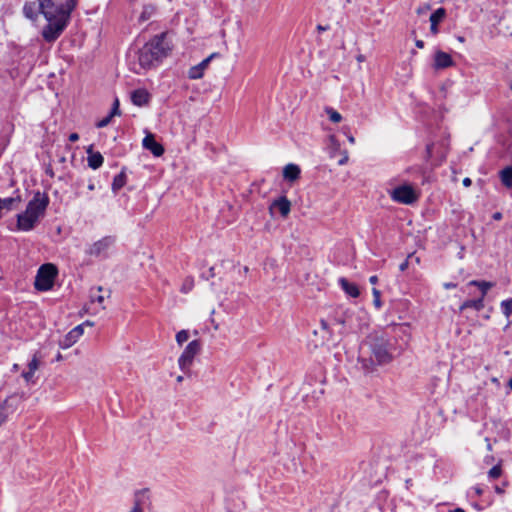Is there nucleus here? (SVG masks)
I'll list each match as a JSON object with an SVG mask.
<instances>
[{
	"label": "nucleus",
	"instance_id": "1",
	"mask_svg": "<svg viewBox=\"0 0 512 512\" xmlns=\"http://www.w3.org/2000/svg\"><path fill=\"white\" fill-rule=\"evenodd\" d=\"M39 10L48 24L43 28L42 36L47 42L55 41L67 26L70 14L76 7V0H67L65 5H57L53 0H37Z\"/></svg>",
	"mask_w": 512,
	"mask_h": 512
},
{
	"label": "nucleus",
	"instance_id": "2",
	"mask_svg": "<svg viewBox=\"0 0 512 512\" xmlns=\"http://www.w3.org/2000/svg\"><path fill=\"white\" fill-rule=\"evenodd\" d=\"M49 205V197L45 193L37 191L27 203L26 209L17 215V229L31 231L44 217Z\"/></svg>",
	"mask_w": 512,
	"mask_h": 512
},
{
	"label": "nucleus",
	"instance_id": "3",
	"mask_svg": "<svg viewBox=\"0 0 512 512\" xmlns=\"http://www.w3.org/2000/svg\"><path fill=\"white\" fill-rule=\"evenodd\" d=\"M172 43L167 33L154 36L139 53V63L144 68L153 66L156 62L167 57L172 51Z\"/></svg>",
	"mask_w": 512,
	"mask_h": 512
},
{
	"label": "nucleus",
	"instance_id": "4",
	"mask_svg": "<svg viewBox=\"0 0 512 512\" xmlns=\"http://www.w3.org/2000/svg\"><path fill=\"white\" fill-rule=\"evenodd\" d=\"M58 270L54 264L47 263L37 271L34 286L38 291H48L53 287Z\"/></svg>",
	"mask_w": 512,
	"mask_h": 512
},
{
	"label": "nucleus",
	"instance_id": "5",
	"mask_svg": "<svg viewBox=\"0 0 512 512\" xmlns=\"http://www.w3.org/2000/svg\"><path fill=\"white\" fill-rule=\"evenodd\" d=\"M389 195L394 202L404 205H411L419 199V193L411 184L397 186Z\"/></svg>",
	"mask_w": 512,
	"mask_h": 512
},
{
	"label": "nucleus",
	"instance_id": "6",
	"mask_svg": "<svg viewBox=\"0 0 512 512\" xmlns=\"http://www.w3.org/2000/svg\"><path fill=\"white\" fill-rule=\"evenodd\" d=\"M200 351L201 342L199 340H193L188 343L178 359V365L181 371L184 373H188L190 371L194 358L200 353Z\"/></svg>",
	"mask_w": 512,
	"mask_h": 512
},
{
	"label": "nucleus",
	"instance_id": "7",
	"mask_svg": "<svg viewBox=\"0 0 512 512\" xmlns=\"http://www.w3.org/2000/svg\"><path fill=\"white\" fill-rule=\"evenodd\" d=\"M114 244V237L105 236L90 244L86 249V254L95 258H107Z\"/></svg>",
	"mask_w": 512,
	"mask_h": 512
},
{
	"label": "nucleus",
	"instance_id": "8",
	"mask_svg": "<svg viewBox=\"0 0 512 512\" xmlns=\"http://www.w3.org/2000/svg\"><path fill=\"white\" fill-rule=\"evenodd\" d=\"M372 353L379 364H386L391 361L392 356L388 350V344L381 339L372 347Z\"/></svg>",
	"mask_w": 512,
	"mask_h": 512
},
{
	"label": "nucleus",
	"instance_id": "9",
	"mask_svg": "<svg viewBox=\"0 0 512 512\" xmlns=\"http://www.w3.org/2000/svg\"><path fill=\"white\" fill-rule=\"evenodd\" d=\"M142 145L145 149L149 150L155 157H160L164 154L163 146L155 140L154 135L151 133H148L144 137Z\"/></svg>",
	"mask_w": 512,
	"mask_h": 512
},
{
	"label": "nucleus",
	"instance_id": "10",
	"mask_svg": "<svg viewBox=\"0 0 512 512\" xmlns=\"http://www.w3.org/2000/svg\"><path fill=\"white\" fill-rule=\"evenodd\" d=\"M41 365V359L38 354H34L30 362L28 363V370L22 372V377L26 381V383H35L34 374L39 369Z\"/></svg>",
	"mask_w": 512,
	"mask_h": 512
},
{
	"label": "nucleus",
	"instance_id": "11",
	"mask_svg": "<svg viewBox=\"0 0 512 512\" xmlns=\"http://www.w3.org/2000/svg\"><path fill=\"white\" fill-rule=\"evenodd\" d=\"M454 65L452 57L443 51H436L434 55V68L445 69Z\"/></svg>",
	"mask_w": 512,
	"mask_h": 512
},
{
	"label": "nucleus",
	"instance_id": "12",
	"mask_svg": "<svg viewBox=\"0 0 512 512\" xmlns=\"http://www.w3.org/2000/svg\"><path fill=\"white\" fill-rule=\"evenodd\" d=\"M214 57V54H211L209 57L201 61L199 64L191 67L188 71V77L190 79H200L203 77L205 69L208 67L210 60Z\"/></svg>",
	"mask_w": 512,
	"mask_h": 512
},
{
	"label": "nucleus",
	"instance_id": "13",
	"mask_svg": "<svg viewBox=\"0 0 512 512\" xmlns=\"http://www.w3.org/2000/svg\"><path fill=\"white\" fill-rule=\"evenodd\" d=\"M273 209H278L281 216L285 218L291 211V202L285 196L279 197L272 202L270 206V212H272Z\"/></svg>",
	"mask_w": 512,
	"mask_h": 512
},
{
	"label": "nucleus",
	"instance_id": "14",
	"mask_svg": "<svg viewBox=\"0 0 512 512\" xmlns=\"http://www.w3.org/2000/svg\"><path fill=\"white\" fill-rule=\"evenodd\" d=\"M130 98L134 105L142 107L148 104L150 100V94L146 89L140 88L132 91Z\"/></svg>",
	"mask_w": 512,
	"mask_h": 512
},
{
	"label": "nucleus",
	"instance_id": "15",
	"mask_svg": "<svg viewBox=\"0 0 512 512\" xmlns=\"http://www.w3.org/2000/svg\"><path fill=\"white\" fill-rule=\"evenodd\" d=\"M446 10L444 8H438L430 16V32L433 35L438 34V24L445 18Z\"/></svg>",
	"mask_w": 512,
	"mask_h": 512
},
{
	"label": "nucleus",
	"instance_id": "16",
	"mask_svg": "<svg viewBox=\"0 0 512 512\" xmlns=\"http://www.w3.org/2000/svg\"><path fill=\"white\" fill-rule=\"evenodd\" d=\"M300 172L301 170L298 165L290 163L284 167L283 177L285 180L293 182L299 178Z\"/></svg>",
	"mask_w": 512,
	"mask_h": 512
},
{
	"label": "nucleus",
	"instance_id": "17",
	"mask_svg": "<svg viewBox=\"0 0 512 512\" xmlns=\"http://www.w3.org/2000/svg\"><path fill=\"white\" fill-rule=\"evenodd\" d=\"M339 284L341 288L345 291V293L353 298L359 296L360 291L356 284L349 282L346 278H340Z\"/></svg>",
	"mask_w": 512,
	"mask_h": 512
},
{
	"label": "nucleus",
	"instance_id": "18",
	"mask_svg": "<svg viewBox=\"0 0 512 512\" xmlns=\"http://www.w3.org/2000/svg\"><path fill=\"white\" fill-rule=\"evenodd\" d=\"M468 308H472V309H475L476 311H480L484 308V300L482 298L466 300L461 304V306L459 307V310L463 311Z\"/></svg>",
	"mask_w": 512,
	"mask_h": 512
},
{
	"label": "nucleus",
	"instance_id": "19",
	"mask_svg": "<svg viewBox=\"0 0 512 512\" xmlns=\"http://www.w3.org/2000/svg\"><path fill=\"white\" fill-rule=\"evenodd\" d=\"M468 286L478 287L481 292V295L479 298H482L484 300L488 290L491 289L494 286V284L492 282H488V281L472 280L468 283Z\"/></svg>",
	"mask_w": 512,
	"mask_h": 512
},
{
	"label": "nucleus",
	"instance_id": "20",
	"mask_svg": "<svg viewBox=\"0 0 512 512\" xmlns=\"http://www.w3.org/2000/svg\"><path fill=\"white\" fill-rule=\"evenodd\" d=\"M18 202H20L19 197L0 198V213H2L3 210L11 211Z\"/></svg>",
	"mask_w": 512,
	"mask_h": 512
},
{
	"label": "nucleus",
	"instance_id": "21",
	"mask_svg": "<svg viewBox=\"0 0 512 512\" xmlns=\"http://www.w3.org/2000/svg\"><path fill=\"white\" fill-rule=\"evenodd\" d=\"M103 156L97 152V153H91L88 156V165L92 169H98L103 164Z\"/></svg>",
	"mask_w": 512,
	"mask_h": 512
},
{
	"label": "nucleus",
	"instance_id": "22",
	"mask_svg": "<svg viewBox=\"0 0 512 512\" xmlns=\"http://www.w3.org/2000/svg\"><path fill=\"white\" fill-rule=\"evenodd\" d=\"M500 178L504 186L507 188L512 187V166L503 169L500 172Z\"/></svg>",
	"mask_w": 512,
	"mask_h": 512
},
{
	"label": "nucleus",
	"instance_id": "23",
	"mask_svg": "<svg viewBox=\"0 0 512 512\" xmlns=\"http://www.w3.org/2000/svg\"><path fill=\"white\" fill-rule=\"evenodd\" d=\"M79 340V337L76 336L72 331L68 332L65 338L60 342V346L63 349H67L75 344Z\"/></svg>",
	"mask_w": 512,
	"mask_h": 512
},
{
	"label": "nucleus",
	"instance_id": "24",
	"mask_svg": "<svg viewBox=\"0 0 512 512\" xmlns=\"http://www.w3.org/2000/svg\"><path fill=\"white\" fill-rule=\"evenodd\" d=\"M126 183V175L122 172L116 175L112 182V190L117 192L120 190Z\"/></svg>",
	"mask_w": 512,
	"mask_h": 512
},
{
	"label": "nucleus",
	"instance_id": "25",
	"mask_svg": "<svg viewBox=\"0 0 512 512\" xmlns=\"http://www.w3.org/2000/svg\"><path fill=\"white\" fill-rule=\"evenodd\" d=\"M324 111L331 122L340 123L342 121V115L332 107H325Z\"/></svg>",
	"mask_w": 512,
	"mask_h": 512
},
{
	"label": "nucleus",
	"instance_id": "26",
	"mask_svg": "<svg viewBox=\"0 0 512 512\" xmlns=\"http://www.w3.org/2000/svg\"><path fill=\"white\" fill-rule=\"evenodd\" d=\"M144 498H145L144 493L136 494L135 503L130 512H143Z\"/></svg>",
	"mask_w": 512,
	"mask_h": 512
},
{
	"label": "nucleus",
	"instance_id": "27",
	"mask_svg": "<svg viewBox=\"0 0 512 512\" xmlns=\"http://www.w3.org/2000/svg\"><path fill=\"white\" fill-rule=\"evenodd\" d=\"M500 307L504 316L509 319L512 315V298L503 300L500 303Z\"/></svg>",
	"mask_w": 512,
	"mask_h": 512
},
{
	"label": "nucleus",
	"instance_id": "28",
	"mask_svg": "<svg viewBox=\"0 0 512 512\" xmlns=\"http://www.w3.org/2000/svg\"><path fill=\"white\" fill-rule=\"evenodd\" d=\"M156 12V8L153 5H147L143 8V11L140 15L141 21H146L150 19Z\"/></svg>",
	"mask_w": 512,
	"mask_h": 512
},
{
	"label": "nucleus",
	"instance_id": "29",
	"mask_svg": "<svg viewBox=\"0 0 512 512\" xmlns=\"http://www.w3.org/2000/svg\"><path fill=\"white\" fill-rule=\"evenodd\" d=\"M23 13L28 19H35L37 16V13L34 9V3H26L23 7Z\"/></svg>",
	"mask_w": 512,
	"mask_h": 512
},
{
	"label": "nucleus",
	"instance_id": "30",
	"mask_svg": "<svg viewBox=\"0 0 512 512\" xmlns=\"http://www.w3.org/2000/svg\"><path fill=\"white\" fill-rule=\"evenodd\" d=\"M194 287V279L192 277H187L184 279L182 285H181V292L186 294L189 293Z\"/></svg>",
	"mask_w": 512,
	"mask_h": 512
},
{
	"label": "nucleus",
	"instance_id": "31",
	"mask_svg": "<svg viewBox=\"0 0 512 512\" xmlns=\"http://www.w3.org/2000/svg\"><path fill=\"white\" fill-rule=\"evenodd\" d=\"M189 339V332L187 330H181L176 334V342L182 345Z\"/></svg>",
	"mask_w": 512,
	"mask_h": 512
},
{
	"label": "nucleus",
	"instance_id": "32",
	"mask_svg": "<svg viewBox=\"0 0 512 512\" xmlns=\"http://www.w3.org/2000/svg\"><path fill=\"white\" fill-rule=\"evenodd\" d=\"M501 474H502V469L499 464L492 467L488 472V476L492 479H496V478L500 477Z\"/></svg>",
	"mask_w": 512,
	"mask_h": 512
},
{
	"label": "nucleus",
	"instance_id": "33",
	"mask_svg": "<svg viewBox=\"0 0 512 512\" xmlns=\"http://www.w3.org/2000/svg\"><path fill=\"white\" fill-rule=\"evenodd\" d=\"M372 294H373V303L375 305L376 308H381L382 306V303H381V300H380V296H381V293L378 289L376 288H373L372 289Z\"/></svg>",
	"mask_w": 512,
	"mask_h": 512
},
{
	"label": "nucleus",
	"instance_id": "34",
	"mask_svg": "<svg viewBox=\"0 0 512 512\" xmlns=\"http://www.w3.org/2000/svg\"><path fill=\"white\" fill-rule=\"evenodd\" d=\"M112 118H113V117H112V115H108V116L104 117L103 119H101V120L96 124V126H97L98 128H103V127L107 126V125L110 123V121H111V119H112Z\"/></svg>",
	"mask_w": 512,
	"mask_h": 512
},
{
	"label": "nucleus",
	"instance_id": "35",
	"mask_svg": "<svg viewBox=\"0 0 512 512\" xmlns=\"http://www.w3.org/2000/svg\"><path fill=\"white\" fill-rule=\"evenodd\" d=\"M349 160V155L346 150L341 152V158L338 161V165L342 166L345 165Z\"/></svg>",
	"mask_w": 512,
	"mask_h": 512
},
{
	"label": "nucleus",
	"instance_id": "36",
	"mask_svg": "<svg viewBox=\"0 0 512 512\" xmlns=\"http://www.w3.org/2000/svg\"><path fill=\"white\" fill-rule=\"evenodd\" d=\"M119 114H120V111H119V100L116 98L115 101H114L112 110H111L109 115H112V117H114L115 115H119Z\"/></svg>",
	"mask_w": 512,
	"mask_h": 512
},
{
	"label": "nucleus",
	"instance_id": "37",
	"mask_svg": "<svg viewBox=\"0 0 512 512\" xmlns=\"http://www.w3.org/2000/svg\"><path fill=\"white\" fill-rule=\"evenodd\" d=\"M91 301L92 302H97L98 304L101 305V310L104 309V306L102 305L103 302H104V296L103 295H97V296H94L93 294L91 295Z\"/></svg>",
	"mask_w": 512,
	"mask_h": 512
},
{
	"label": "nucleus",
	"instance_id": "38",
	"mask_svg": "<svg viewBox=\"0 0 512 512\" xmlns=\"http://www.w3.org/2000/svg\"><path fill=\"white\" fill-rule=\"evenodd\" d=\"M84 324H80L76 327H74L71 331L76 335L78 336L79 338L83 335V331H84Z\"/></svg>",
	"mask_w": 512,
	"mask_h": 512
},
{
	"label": "nucleus",
	"instance_id": "39",
	"mask_svg": "<svg viewBox=\"0 0 512 512\" xmlns=\"http://www.w3.org/2000/svg\"><path fill=\"white\" fill-rule=\"evenodd\" d=\"M428 10H430V5H424V6L419 7L417 9V13L418 14H423V13L427 12Z\"/></svg>",
	"mask_w": 512,
	"mask_h": 512
},
{
	"label": "nucleus",
	"instance_id": "40",
	"mask_svg": "<svg viewBox=\"0 0 512 512\" xmlns=\"http://www.w3.org/2000/svg\"><path fill=\"white\" fill-rule=\"evenodd\" d=\"M472 491L475 493V495L480 496L483 493V489L480 486H475L472 488Z\"/></svg>",
	"mask_w": 512,
	"mask_h": 512
},
{
	"label": "nucleus",
	"instance_id": "41",
	"mask_svg": "<svg viewBox=\"0 0 512 512\" xmlns=\"http://www.w3.org/2000/svg\"><path fill=\"white\" fill-rule=\"evenodd\" d=\"M408 265H409V261H408V259H406L403 263L400 264L399 269L401 271H405L408 268Z\"/></svg>",
	"mask_w": 512,
	"mask_h": 512
},
{
	"label": "nucleus",
	"instance_id": "42",
	"mask_svg": "<svg viewBox=\"0 0 512 512\" xmlns=\"http://www.w3.org/2000/svg\"><path fill=\"white\" fill-rule=\"evenodd\" d=\"M79 139V135L77 133H71L69 135V141L76 142Z\"/></svg>",
	"mask_w": 512,
	"mask_h": 512
},
{
	"label": "nucleus",
	"instance_id": "43",
	"mask_svg": "<svg viewBox=\"0 0 512 512\" xmlns=\"http://www.w3.org/2000/svg\"><path fill=\"white\" fill-rule=\"evenodd\" d=\"M443 287H444L445 289H447V290H448V289H453V288H455V287H456V284H455V283H452V282H446V283H444V284H443Z\"/></svg>",
	"mask_w": 512,
	"mask_h": 512
},
{
	"label": "nucleus",
	"instance_id": "44",
	"mask_svg": "<svg viewBox=\"0 0 512 512\" xmlns=\"http://www.w3.org/2000/svg\"><path fill=\"white\" fill-rule=\"evenodd\" d=\"M316 28H317V30H318L319 32H324V31H327V30L329 29V26H328V25L323 26V25H320V24H319V25H317V27H316Z\"/></svg>",
	"mask_w": 512,
	"mask_h": 512
},
{
	"label": "nucleus",
	"instance_id": "45",
	"mask_svg": "<svg viewBox=\"0 0 512 512\" xmlns=\"http://www.w3.org/2000/svg\"><path fill=\"white\" fill-rule=\"evenodd\" d=\"M462 183H463V185H464L465 187H469V186L472 184V181H471V179H470V178L466 177V178H464V179H463V182H462Z\"/></svg>",
	"mask_w": 512,
	"mask_h": 512
},
{
	"label": "nucleus",
	"instance_id": "46",
	"mask_svg": "<svg viewBox=\"0 0 512 512\" xmlns=\"http://www.w3.org/2000/svg\"><path fill=\"white\" fill-rule=\"evenodd\" d=\"M330 142L333 146L339 147V143H338L337 139L335 138V136H330Z\"/></svg>",
	"mask_w": 512,
	"mask_h": 512
},
{
	"label": "nucleus",
	"instance_id": "47",
	"mask_svg": "<svg viewBox=\"0 0 512 512\" xmlns=\"http://www.w3.org/2000/svg\"><path fill=\"white\" fill-rule=\"evenodd\" d=\"M415 45L417 48L422 49L424 47V42L422 40H416Z\"/></svg>",
	"mask_w": 512,
	"mask_h": 512
},
{
	"label": "nucleus",
	"instance_id": "48",
	"mask_svg": "<svg viewBox=\"0 0 512 512\" xmlns=\"http://www.w3.org/2000/svg\"><path fill=\"white\" fill-rule=\"evenodd\" d=\"M491 382H492L494 385H496L497 387H499V386H500V381H499V379H498L497 377H492V378H491Z\"/></svg>",
	"mask_w": 512,
	"mask_h": 512
},
{
	"label": "nucleus",
	"instance_id": "49",
	"mask_svg": "<svg viewBox=\"0 0 512 512\" xmlns=\"http://www.w3.org/2000/svg\"><path fill=\"white\" fill-rule=\"evenodd\" d=\"M432 146L433 145H427L426 147L427 157H431L432 155Z\"/></svg>",
	"mask_w": 512,
	"mask_h": 512
},
{
	"label": "nucleus",
	"instance_id": "50",
	"mask_svg": "<svg viewBox=\"0 0 512 512\" xmlns=\"http://www.w3.org/2000/svg\"><path fill=\"white\" fill-rule=\"evenodd\" d=\"M493 219L494 220H500L502 219V214L500 212H496L493 214Z\"/></svg>",
	"mask_w": 512,
	"mask_h": 512
},
{
	"label": "nucleus",
	"instance_id": "51",
	"mask_svg": "<svg viewBox=\"0 0 512 512\" xmlns=\"http://www.w3.org/2000/svg\"><path fill=\"white\" fill-rule=\"evenodd\" d=\"M369 281L371 284H376L378 281V278H377V276L374 275L369 278Z\"/></svg>",
	"mask_w": 512,
	"mask_h": 512
},
{
	"label": "nucleus",
	"instance_id": "52",
	"mask_svg": "<svg viewBox=\"0 0 512 512\" xmlns=\"http://www.w3.org/2000/svg\"><path fill=\"white\" fill-rule=\"evenodd\" d=\"M321 327L323 330H328V324L325 320H321Z\"/></svg>",
	"mask_w": 512,
	"mask_h": 512
},
{
	"label": "nucleus",
	"instance_id": "53",
	"mask_svg": "<svg viewBox=\"0 0 512 512\" xmlns=\"http://www.w3.org/2000/svg\"><path fill=\"white\" fill-rule=\"evenodd\" d=\"M5 415L0 411V426L5 422Z\"/></svg>",
	"mask_w": 512,
	"mask_h": 512
},
{
	"label": "nucleus",
	"instance_id": "54",
	"mask_svg": "<svg viewBox=\"0 0 512 512\" xmlns=\"http://www.w3.org/2000/svg\"><path fill=\"white\" fill-rule=\"evenodd\" d=\"M485 441H486V443H487V449H488L489 451H491V450H492V445H491V443H490L489 439H488V438H486V439H485Z\"/></svg>",
	"mask_w": 512,
	"mask_h": 512
},
{
	"label": "nucleus",
	"instance_id": "55",
	"mask_svg": "<svg viewBox=\"0 0 512 512\" xmlns=\"http://www.w3.org/2000/svg\"><path fill=\"white\" fill-rule=\"evenodd\" d=\"M495 491L499 494H502L504 492V490L502 488H500L499 486H495Z\"/></svg>",
	"mask_w": 512,
	"mask_h": 512
},
{
	"label": "nucleus",
	"instance_id": "56",
	"mask_svg": "<svg viewBox=\"0 0 512 512\" xmlns=\"http://www.w3.org/2000/svg\"><path fill=\"white\" fill-rule=\"evenodd\" d=\"M348 141H349L351 144H354V143H355V138H354L352 135H350V136H348Z\"/></svg>",
	"mask_w": 512,
	"mask_h": 512
},
{
	"label": "nucleus",
	"instance_id": "57",
	"mask_svg": "<svg viewBox=\"0 0 512 512\" xmlns=\"http://www.w3.org/2000/svg\"><path fill=\"white\" fill-rule=\"evenodd\" d=\"M448 512H465V510H463L462 508H456V509L450 510Z\"/></svg>",
	"mask_w": 512,
	"mask_h": 512
},
{
	"label": "nucleus",
	"instance_id": "58",
	"mask_svg": "<svg viewBox=\"0 0 512 512\" xmlns=\"http://www.w3.org/2000/svg\"><path fill=\"white\" fill-rule=\"evenodd\" d=\"M83 324H84V326H85V325H86V326H93V322L88 321V320H87V321H85Z\"/></svg>",
	"mask_w": 512,
	"mask_h": 512
},
{
	"label": "nucleus",
	"instance_id": "59",
	"mask_svg": "<svg viewBox=\"0 0 512 512\" xmlns=\"http://www.w3.org/2000/svg\"><path fill=\"white\" fill-rule=\"evenodd\" d=\"M88 189H89V190H94V189H95V185H94V183H90V184L88 185Z\"/></svg>",
	"mask_w": 512,
	"mask_h": 512
},
{
	"label": "nucleus",
	"instance_id": "60",
	"mask_svg": "<svg viewBox=\"0 0 512 512\" xmlns=\"http://www.w3.org/2000/svg\"><path fill=\"white\" fill-rule=\"evenodd\" d=\"M508 387L510 390H512V377L508 381Z\"/></svg>",
	"mask_w": 512,
	"mask_h": 512
},
{
	"label": "nucleus",
	"instance_id": "61",
	"mask_svg": "<svg viewBox=\"0 0 512 512\" xmlns=\"http://www.w3.org/2000/svg\"><path fill=\"white\" fill-rule=\"evenodd\" d=\"M176 381H177L178 383L182 382V381H183V376H181V375H180V376H178V377L176 378Z\"/></svg>",
	"mask_w": 512,
	"mask_h": 512
},
{
	"label": "nucleus",
	"instance_id": "62",
	"mask_svg": "<svg viewBox=\"0 0 512 512\" xmlns=\"http://www.w3.org/2000/svg\"><path fill=\"white\" fill-rule=\"evenodd\" d=\"M363 59H364V57H363L362 55H359V56L357 57V60H358V61H360V62H361V61H363Z\"/></svg>",
	"mask_w": 512,
	"mask_h": 512
},
{
	"label": "nucleus",
	"instance_id": "63",
	"mask_svg": "<svg viewBox=\"0 0 512 512\" xmlns=\"http://www.w3.org/2000/svg\"><path fill=\"white\" fill-rule=\"evenodd\" d=\"M457 39L459 42H464V37H462V36H459Z\"/></svg>",
	"mask_w": 512,
	"mask_h": 512
},
{
	"label": "nucleus",
	"instance_id": "64",
	"mask_svg": "<svg viewBox=\"0 0 512 512\" xmlns=\"http://www.w3.org/2000/svg\"><path fill=\"white\" fill-rule=\"evenodd\" d=\"M18 369V364H14L13 365V370H17Z\"/></svg>",
	"mask_w": 512,
	"mask_h": 512
}]
</instances>
